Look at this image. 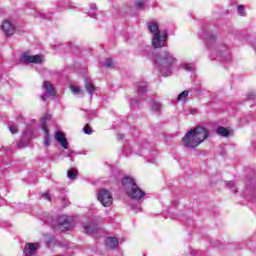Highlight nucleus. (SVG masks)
<instances>
[{
  "label": "nucleus",
  "instance_id": "37",
  "mask_svg": "<svg viewBox=\"0 0 256 256\" xmlns=\"http://www.w3.org/2000/svg\"><path fill=\"white\" fill-rule=\"evenodd\" d=\"M90 17H92L93 19H96L97 15L96 14H90Z\"/></svg>",
  "mask_w": 256,
  "mask_h": 256
},
{
  "label": "nucleus",
  "instance_id": "6",
  "mask_svg": "<svg viewBox=\"0 0 256 256\" xmlns=\"http://www.w3.org/2000/svg\"><path fill=\"white\" fill-rule=\"evenodd\" d=\"M97 199L103 207H111V205H113V194H111V191L109 190H99L97 193Z\"/></svg>",
  "mask_w": 256,
  "mask_h": 256
},
{
  "label": "nucleus",
  "instance_id": "10",
  "mask_svg": "<svg viewBox=\"0 0 256 256\" xmlns=\"http://www.w3.org/2000/svg\"><path fill=\"white\" fill-rule=\"evenodd\" d=\"M23 63H36L41 64L43 63V55H29L23 54L20 58Z\"/></svg>",
  "mask_w": 256,
  "mask_h": 256
},
{
  "label": "nucleus",
  "instance_id": "40",
  "mask_svg": "<svg viewBox=\"0 0 256 256\" xmlns=\"http://www.w3.org/2000/svg\"><path fill=\"white\" fill-rule=\"evenodd\" d=\"M149 49H151V47L147 46V47H146V51H149Z\"/></svg>",
  "mask_w": 256,
  "mask_h": 256
},
{
  "label": "nucleus",
  "instance_id": "12",
  "mask_svg": "<svg viewBox=\"0 0 256 256\" xmlns=\"http://www.w3.org/2000/svg\"><path fill=\"white\" fill-rule=\"evenodd\" d=\"M55 139L63 149H68L69 148V142L67 141V137H65V134L61 131H56L55 132Z\"/></svg>",
  "mask_w": 256,
  "mask_h": 256
},
{
  "label": "nucleus",
  "instance_id": "7",
  "mask_svg": "<svg viewBox=\"0 0 256 256\" xmlns=\"http://www.w3.org/2000/svg\"><path fill=\"white\" fill-rule=\"evenodd\" d=\"M57 224L62 231H71L75 227V222H73V218L70 216H59Z\"/></svg>",
  "mask_w": 256,
  "mask_h": 256
},
{
  "label": "nucleus",
  "instance_id": "21",
  "mask_svg": "<svg viewBox=\"0 0 256 256\" xmlns=\"http://www.w3.org/2000/svg\"><path fill=\"white\" fill-rule=\"evenodd\" d=\"M103 67H106V69H114L115 62H113V59L107 58L105 63L103 64Z\"/></svg>",
  "mask_w": 256,
  "mask_h": 256
},
{
  "label": "nucleus",
  "instance_id": "16",
  "mask_svg": "<svg viewBox=\"0 0 256 256\" xmlns=\"http://www.w3.org/2000/svg\"><path fill=\"white\" fill-rule=\"evenodd\" d=\"M204 39L206 41V45H211V43H215L216 36L212 32H205Z\"/></svg>",
  "mask_w": 256,
  "mask_h": 256
},
{
  "label": "nucleus",
  "instance_id": "11",
  "mask_svg": "<svg viewBox=\"0 0 256 256\" xmlns=\"http://www.w3.org/2000/svg\"><path fill=\"white\" fill-rule=\"evenodd\" d=\"M39 247V243H26L23 253L25 256H35Z\"/></svg>",
  "mask_w": 256,
  "mask_h": 256
},
{
  "label": "nucleus",
  "instance_id": "17",
  "mask_svg": "<svg viewBox=\"0 0 256 256\" xmlns=\"http://www.w3.org/2000/svg\"><path fill=\"white\" fill-rule=\"evenodd\" d=\"M84 231L87 235H93L94 233H97V226L93 224L84 225Z\"/></svg>",
  "mask_w": 256,
  "mask_h": 256
},
{
  "label": "nucleus",
  "instance_id": "30",
  "mask_svg": "<svg viewBox=\"0 0 256 256\" xmlns=\"http://www.w3.org/2000/svg\"><path fill=\"white\" fill-rule=\"evenodd\" d=\"M145 7V2H143V0H139L138 2H136V9H144Z\"/></svg>",
  "mask_w": 256,
  "mask_h": 256
},
{
  "label": "nucleus",
  "instance_id": "8",
  "mask_svg": "<svg viewBox=\"0 0 256 256\" xmlns=\"http://www.w3.org/2000/svg\"><path fill=\"white\" fill-rule=\"evenodd\" d=\"M44 94L41 95L42 101H47V97H55V87L51 82L45 81L43 84Z\"/></svg>",
  "mask_w": 256,
  "mask_h": 256
},
{
  "label": "nucleus",
  "instance_id": "24",
  "mask_svg": "<svg viewBox=\"0 0 256 256\" xmlns=\"http://www.w3.org/2000/svg\"><path fill=\"white\" fill-rule=\"evenodd\" d=\"M70 90L72 91V93L74 95H83L81 88H79L77 86H70Z\"/></svg>",
  "mask_w": 256,
  "mask_h": 256
},
{
  "label": "nucleus",
  "instance_id": "5",
  "mask_svg": "<svg viewBox=\"0 0 256 256\" xmlns=\"http://www.w3.org/2000/svg\"><path fill=\"white\" fill-rule=\"evenodd\" d=\"M211 55H215L216 59L221 63H231L233 57L231 56V50L227 45L218 46L215 52H212Z\"/></svg>",
  "mask_w": 256,
  "mask_h": 256
},
{
  "label": "nucleus",
  "instance_id": "15",
  "mask_svg": "<svg viewBox=\"0 0 256 256\" xmlns=\"http://www.w3.org/2000/svg\"><path fill=\"white\" fill-rule=\"evenodd\" d=\"M117 245H119V239H117V237L106 238V246L108 249H115Z\"/></svg>",
  "mask_w": 256,
  "mask_h": 256
},
{
  "label": "nucleus",
  "instance_id": "2",
  "mask_svg": "<svg viewBox=\"0 0 256 256\" xmlns=\"http://www.w3.org/2000/svg\"><path fill=\"white\" fill-rule=\"evenodd\" d=\"M154 61L157 65L159 73H161L163 77H169V75L172 73L171 69L173 65L177 63V59L169 51H162L155 55Z\"/></svg>",
  "mask_w": 256,
  "mask_h": 256
},
{
  "label": "nucleus",
  "instance_id": "22",
  "mask_svg": "<svg viewBox=\"0 0 256 256\" xmlns=\"http://www.w3.org/2000/svg\"><path fill=\"white\" fill-rule=\"evenodd\" d=\"M187 97H189V90H184L177 97V101H187Z\"/></svg>",
  "mask_w": 256,
  "mask_h": 256
},
{
  "label": "nucleus",
  "instance_id": "1",
  "mask_svg": "<svg viewBox=\"0 0 256 256\" xmlns=\"http://www.w3.org/2000/svg\"><path fill=\"white\" fill-rule=\"evenodd\" d=\"M209 137V131L203 126H197L196 128L189 130L182 138V144L186 149H195L199 147L201 143Z\"/></svg>",
  "mask_w": 256,
  "mask_h": 256
},
{
  "label": "nucleus",
  "instance_id": "25",
  "mask_svg": "<svg viewBox=\"0 0 256 256\" xmlns=\"http://www.w3.org/2000/svg\"><path fill=\"white\" fill-rule=\"evenodd\" d=\"M226 186L228 187V189H231V191H233V193H237V187L235 186V182L228 181V182H226Z\"/></svg>",
  "mask_w": 256,
  "mask_h": 256
},
{
  "label": "nucleus",
  "instance_id": "26",
  "mask_svg": "<svg viewBox=\"0 0 256 256\" xmlns=\"http://www.w3.org/2000/svg\"><path fill=\"white\" fill-rule=\"evenodd\" d=\"M8 129L12 135H15V133H19V127L15 124L9 125Z\"/></svg>",
  "mask_w": 256,
  "mask_h": 256
},
{
  "label": "nucleus",
  "instance_id": "29",
  "mask_svg": "<svg viewBox=\"0 0 256 256\" xmlns=\"http://www.w3.org/2000/svg\"><path fill=\"white\" fill-rule=\"evenodd\" d=\"M182 69H184L185 71H193V65L191 64H182Z\"/></svg>",
  "mask_w": 256,
  "mask_h": 256
},
{
  "label": "nucleus",
  "instance_id": "19",
  "mask_svg": "<svg viewBox=\"0 0 256 256\" xmlns=\"http://www.w3.org/2000/svg\"><path fill=\"white\" fill-rule=\"evenodd\" d=\"M78 171L75 168H71L67 171V177L68 179H70L71 181H74V179H77V175H78Z\"/></svg>",
  "mask_w": 256,
  "mask_h": 256
},
{
  "label": "nucleus",
  "instance_id": "33",
  "mask_svg": "<svg viewBox=\"0 0 256 256\" xmlns=\"http://www.w3.org/2000/svg\"><path fill=\"white\" fill-rule=\"evenodd\" d=\"M42 198L46 199L47 201H51V195H49V193L47 192L42 194Z\"/></svg>",
  "mask_w": 256,
  "mask_h": 256
},
{
  "label": "nucleus",
  "instance_id": "20",
  "mask_svg": "<svg viewBox=\"0 0 256 256\" xmlns=\"http://www.w3.org/2000/svg\"><path fill=\"white\" fill-rule=\"evenodd\" d=\"M217 133L221 135V137H229V130L223 126L218 127Z\"/></svg>",
  "mask_w": 256,
  "mask_h": 256
},
{
  "label": "nucleus",
  "instance_id": "34",
  "mask_svg": "<svg viewBox=\"0 0 256 256\" xmlns=\"http://www.w3.org/2000/svg\"><path fill=\"white\" fill-rule=\"evenodd\" d=\"M130 104H131L132 107H137V105H139V101H137V100H131V101H130Z\"/></svg>",
  "mask_w": 256,
  "mask_h": 256
},
{
  "label": "nucleus",
  "instance_id": "23",
  "mask_svg": "<svg viewBox=\"0 0 256 256\" xmlns=\"http://www.w3.org/2000/svg\"><path fill=\"white\" fill-rule=\"evenodd\" d=\"M163 105H161L160 102L154 101L151 105V110L154 111L155 113L161 111V108Z\"/></svg>",
  "mask_w": 256,
  "mask_h": 256
},
{
  "label": "nucleus",
  "instance_id": "31",
  "mask_svg": "<svg viewBox=\"0 0 256 256\" xmlns=\"http://www.w3.org/2000/svg\"><path fill=\"white\" fill-rule=\"evenodd\" d=\"M255 98H256V93L255 92L248 93L247 99H249L250 101H253V100H255Z\"/></svg>",
  "mask_w": 256,
  "mask_h": 256
},
{
  "label": "nucleus",
  "instance_id": "41",
  "mask_svg": "<svg viewBox=\"0 0 256 256\" xmlns=\"http://www.w3.org/2000/svg\"><path fill=\"white\" fill-rule=\"evenodd\" d=\"M71 161H73V158H71Z\"/></svg>",
  "mask_w": 256,
  "mask_h": 256
},
{
  "label": "nucleus",
  "instance_id": "28",
  "mask_svg": "<svg viewBox=\"0 0 256 256\" xmlns=\"http://www.w3.org/2000/svg\"><path fill=\"white\" fill-rule=\"evenodd\" d=\"M237 11L240 17H245V7L243 5H239Z\"/></svg>",
  "mask_w": 256,
  "mask_h": 256
},
{
  "label": "nucleus",
  "instance_id": "3",
  "mask_svg": "<svg viewBox=\"0 0 256 256\" xmlns=\"http://www.w3.org/2000/svg\"><path fill=\"white\" fill-rule=\"evenodd\" d=\"M122 186L123 189L128 195V197H131V199H136L139 201L140 199H143L145 197V191L141 190L137 183L135 182V179L131 178L130 176H126L122 180Z\"/></svg>",
  "mask_w": 256,
  "mask_h": 256
},
{
  "label": "nucleus",
  "instance_id": "14",
  "mask_svg": "<svg viewBox=\"0 0 256 256\" xmlns=\"http://www.w3.org/2000/svg\"><path fill=\"white\" fill-rule=\"evenodd\" d=\"M84 87L89 95H93V93H95V85H93V80H91V78L85 79Z\"/></svg>",
  "mask_w": 256,
  "mask_h": 256
},
{
  "label": "nucleus",
  "instance_id": "32",
  "mask_svg": "<svg viewBox=\"0 0 256 256\" xmlns=\"http://www.w3.org/2000/svg\"><path fill=\"white\" fill-rule=\"evenodd\" d=\"M131 210L135 211V213H139V211H141V206H139V205H132L131 206Z\"/></svg>",
  "mask_w": 256,
  "mask_h": 256
},
{
  "label": "nucleus",
  "instance_id": "27",
  "mask_svg": "<svg viewBox=\"0 0 256 256\" xmlns=\"http://www.w3.org/2000/svg\"><path fill=\"white\" fill-rule=\"evenodd\" d=\"M83 131L86 135H91L93 133V128H91L88 124L83 127Z\"/></svg>",
  "mask_w": 256,
  "mask_h": 256
},
{
  "label": "nucleus",
  "instance_id": "18",
  "mask_svg": "<svg viewBox=\"0 0 256 256\" xmlns=\"http://www.w3.org/2000/svg\"><path fill=\"white\" fill-rule=\"evenodd\" d=\"M138 95H145L147 93V83L140 82L137 84Z\"/></svg>",
  "mask_w": 256,
  "mask_h": 256
},
{
  "label": "nucleus",
  "instance_id": "9",
  "mask_svg": "<svg viewBox=\"0 0 256 256\" xmlns=\"http://www.w3.org/2000/svg\"><path fill=\"white\" fill-rule=\"evenodd\" d=\"M47 121H49V115H45L42 119H41V123H42V129L45 133V138H44V145L45 147H49L51 145V135H49V129H47Z\"/></svg>",
  "mask_w": 256,
  "mask_h": 256
},
{
  "label": "nucleus",
  "instance_id": "39",
  "mask_svg": "<svg viewBox=\"0 0 256 256\" xmlns=\"http://www.w3.org/2000/svg\"><path fill=\"white\" fill-rule=\"evenodd\" d=\"M75 153V151H71L69 154H68V157H71V155Z\"/></svg>",
  "mask_w": 256,
  "mask_h": 256
},
{
  "label": "nucleus",
  "instance_id": "36",
  "mask_svg": "<svg viewBox=\"0 0 256 256\" xmlns=\"http://www.w3.org/2000/svg\"><path fill=\"white\" fill-rule=\"evenodd\" d=\"M117 137H118V139H119V140H121V139H125V135H123V134H118V136H117Z\"/></svg>",
  "mask_w": 256,
  "mask_h": 256
},
{
  "label": "nucleus",
  "instance_id": "13",
  "mask_svg": "<svg viewBox=\"0 0 256 256\" xmlns=\"http://www.w3.org/2000/svg\"><path fill=\"white\" fill-rule=\"evenodd\" d=\"M2 30L5 33L6 37H11L15 33V25L11 21L6 20L2 24Z\"/></svg>",
  "mask_w": 256,
  "mask_h": 256
},
{
  "label": "nucleus",
  "instance_id": "38",
  "mask_svg": "<svg viewBox=\"0 0 256 256\" xmlns=\"http://www.w3.org/2000/svg\"><path fill=\"white\" fill-rule=\"evenodd\" d=\"M18 147L23 148V147H25V146H23V145L21 144V142H19V143H18Z\"/></svg>",
  "mask_w": 256,
  "mask_h": 256
},
{
  "label": "nucleus",
  "instance_id": "35",
  "mask_svg": "<svg viewBox=\"0 0 256 256\" xmlns=\"http://www.w3.org/2000/svg\"><path fill=\"white\" fill-rule=\"evenodd\" d=\"M90 9H92V11H95L97 9V4L95 3L90 4Z\"/></svg>",
  "mask_w": 256,
  "mask_h": 256
},
{
  "label": "nucleus",
  "instance_id": "4",
  "mask_svg": "<svg viewBox=\"0 0 256 256\" xmlns=\"http://www.w3.org/2000/svg\"><path fill=\"white\" fill-rule=\"evenodd\" d=\"M148 30L152 33V47L154 49H161V47H167V34L161 35L159 30V24L157 22H148Z\"/></svg>",
  "mask_w": 256,
  "mask_h": 256
}]
</instances>
